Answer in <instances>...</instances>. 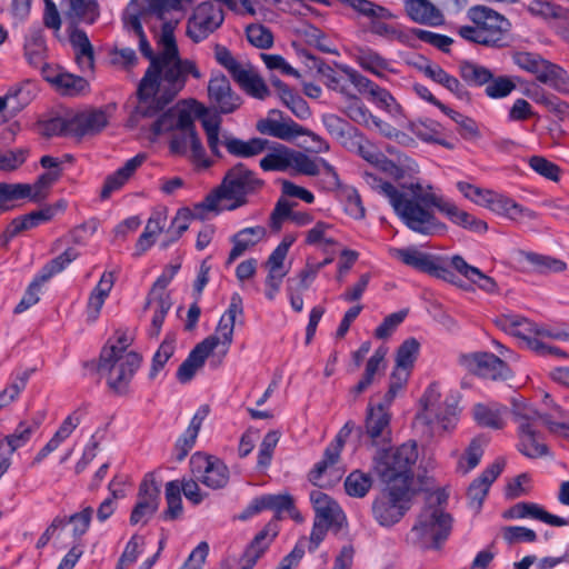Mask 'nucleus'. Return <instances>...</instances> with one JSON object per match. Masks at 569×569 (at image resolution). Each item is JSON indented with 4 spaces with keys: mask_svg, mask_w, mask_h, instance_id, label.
Returning a JSON list of instances; mask_svg holds the SVG:
<instances>
[{
    "mask_svg": "<svg viewBox=\"0 0 569 569\" xmlns=\"http://www.w3.org/2000/svg\"><path fill=\"white\" fill-rule=\"evenodd\" d=\"M440 124L433 120L419 121L412 124V132L420 140L429 143H438L447 149H453L455 144L441 137Z\"/></svg>",
    "mask_w": 569,
    "mask_h": 569,
    "instance_id": "nucleus-48",
    "label": "nucleus"
},
{
    "mask_svg": "<svg viewBox=\"0 0 569 569\" xmlns=\"http://www.w3.org/2000/svg\"><path fill=\"white\" fill-rule=\"evenodd\" d=\"M266 236V229L261 226L243 228L232 237L233 247L229 253L227 263H232L249 248L257 244Z\"/></svg>",
    "mask_w": 569,
    "mask_h": 569,
    "instance_id": "nucleus-39",
    "label": "nucleus"
},
{
    "mask_svg": "<svg viewBox=\"0 0 569 569\" xmlns=\"http://www.w3.org/2000/svg\"><path fill=\"white\" fill-rule=\"evenodd\" d=\"M511 60L519 69L535 76L540 83L549 86L560 94L569 96V73L561 66L529 51H516L511 54Z\"/></svg>",
    "mask_w": 569,
    "mask_h": 569,
    "instance_id": "nucleus-10",
    "label": "nucleus"
},
{
    "mask_svg": "<svg viewBox=\"0 0 569 569\" xmlns=\"http://www.w3.org/2000/svg\"><path fill=\"white\" fill-rule=\"evenodd\" d=\"M208 97L211 106L224 114L234 112L242 103L240 96L232 90L229 79L222 73L211 76Z\"/></svg>",
    "mask_w": 569,
    "mask_h": 569,
    "instance_id": "nucleus-17",
    "label": "nucleus"
},
{
    "mask_svg": "<svg viewBox=\"0 0 569 569\" xmlns=\"http://www.w3.org/2000/svg\"><path fill=\"white\" fill-rule=\"evenodd\" d=\"M69 41L73 49L74 61L80 71L91 73L94 67V52L87 33L81 29L74 28L69 33Z\"/></svg>",
    "mask_w": 569,
    "mask_h": 569,
    "instance_id": "nucleus-26",
    "label": "nucleus"
},
{
    "mask_svg": "<svg viewBox=\"0 0 569 569\" xmlns=\"http://www.w3.org/2000/svg\"><path fill=\"white\" fill-rule=\"evenodd\" d=\"M353 57L363 70L380 79H385L387 72H395L389 60L368 47L357 48Z\"/></svg>",
    "mask_w": 569,
    "mask_h": 569,
    "instance_id": "nucleus-36",
    "label": "nucleus"
},
{
    "mask_svg": "<svg viewBox=\"0 0 569 569\" xmlns=\"http://www.w3.org/2000/svg\"><path fill=\"white\" fill-rule=\"evenodd\" d=\"M48 80L51 81L63 96H78L86 92L89 88L87 79L71 73L60 72Z\"/></svg>",
    "mask_w": 569,
    "mask_h": 569,
    "instance_id": "nucleus-49",
    "label": "nucleus"
},
{
    "mask_svg": "<svg viewBox=\"0 0 569 569\" xmlns=\"http://www.w3.org/2000/svg\"><path fill=\"white\" fill-rule=\"evenodd\" d=\"M372 486V479L369 475L355 470L345 480L346 492L351 497H365Z\"/></svg>",
    "mask_w": 569,
    "mask_h": 569,
    "instance_id": "nucleus-62",
    "label": "nucleus"
},
{
    "mask_svg": "<svg viewBox=\"0 0 569 569\" xmlns=\"http://www.w3.org/2000/svg\"><path fill=\"white\" fill-rule=\"evenodd\" d=\"M189 465L193 478L208 488L220 489L229 482V468L216 456L198 451L191 456Z\"/></svg>",
    "mask_w": 569,
    "mask_h": 569,
    "instance_id": "nucleus-14",
    "label": "nucleus"
},
{
    "mask_svg": "<svg viewBox=\"0 0 569 569\" xmlns=\"http://www.w3.org/2000/svg\"><path fill=\"white\" fill-rule=\"evenodd\" d=\"M332 226L330 223L318 221L311 229L306 232V244L319 247L322 250H328L337 242L330 236Z\"/></svg>",
    "mask_w": 569,
    "mask_h": 569,
    "instance_id": "nucleus-59",
    "label": "nucleus"
},
{
    "mask_svg": "<svg viewBox=\"0 0 569 569\" xmlns=\"http://www.w3.org/2000/svg\"><path fill=\"white\" fill-rule=\"evenodd\" d=\"M141 360L140 355L134 351L121 352L117 349H102L98 371L106 376L107 385L111 390L122 395L128 390Z\"/></svg>",
    "mask_w": 569,
    "mask_h": 569,
    "instance_id": "nucleus-9",
    "label": "nucleus"
},
{
    "mask_svg": "<svg viewBox=\"0 0 569 569\" xmlns=\"http://www.w3.org/2000/svg\"><path fill=\"white\" fill-rule=\"evenodd\" d=\"M160 488L151 473L144 476L139 486L138 500L130 516V523H147L158 510Z\"/></svg>",
    "mask_w": 569,
    "mask_h": 569,
    "instance_id": "nucleus-16",
    "label": "nucleus"
},
{
    "mask_svg": "<svg viewBox=\"0 0 569 569\" xmlns=\"http://www.w3.org/2000/svg\"><path fill=\"white\" fill-rule=\"evenodd\" d=\"M292 499L293 498L288 493L262 495L260 497H256L251 500L239 518L241 520H247L263 510H272L274 511L277 519H279L280 513L283 511H291Z\"/></svg>",
    "mask_w": 569,
    "mask_h": 569,
    "instance_id": "nucleus-22",
    "label": "nucleus"
},
{
    "mask_svg": "<svg viewBox=\"0 0 569 569\" xmlns=\"http://www.w3.org/2000/svg\"><path fill=\"white\" fill-rule=\"evenodd\" d=\"M482 455L483 449L480 441L473 439L458 460L457 470L463 475L468 473L479 465Z\"/></svg>",
    "mask_w": 569,
    "mask_h": 569,
    "instance_id": "nucleus-64",
    "label": "nucleus"
},
{
    "mask_svg": "<svg viewBox=\"0 0 569 569\" xmlns=\"http://www.w3.org/2000/svg\"><path fill=\"white\" fill-rule=\"evenodd\" d=\"M365 183L378 194L385 197L405 226L413 232L432 236L446 229L435 214L437 194L431 184L412 182L398 189L378 174L365 171Z\"/></svg>",
    "mask_w": 569,
    "mask_h": 569,
    "instance_id": "nucleus-2",
    "label": "nucleus"
},
{
    "mask_svg": "<svg viewBox=\"0 0 569 569\" xmlns=\"http://www.w3.org/2000/svg\"><path fill=\"white\" fill-rule=\"evenodd\" d=\"M387 355V349L383 347L378 348L373 355L368 359L365 368V372L359 382L350 389V395L353 398H357L362 392H365L375 381L376 376L379 375L381 369H383L385 357Z\"/></svg>",
    "mask_w": 569,
    "mask_h": 569,
    "instance_id": "nucleus-40",
    "label": "nucleus"
},
{
    "mask_svg": "<svg viewBox=\"0 0 569 569\" xmlns=\"http://www.w3.org/2000/svg\"><path fill=\"white\" fill-rule=\"evenodd\" d=\"M389 253L392 258L401 261L420 272L427 273L435 257L417 249L416 247L390 248Z\"/></svg>",
    "mask_w": 569,
    "mask_h": 569,
    "instance_id": "nucleus-41",
    "label": "nucleus"
},
{
    "mask_svg": "<svg viewBox=\"0 0 569 569\" xmlns=\"http://www.w3.org/2000/svg\"><path fill=\"white\" fill-rule=\"evenodd\" d=\"M472 26L459 28V36L470 42L490 48L507 44L511 22L501 13L487 6H475L468 10Z\"/></svg>",
    "mask_w": 569,
    "mask_h": 569,
    "instance_id": "nucleus-5",
    "label": "nucleus"
},
{
    "mask_svg": "<svg viewBox=\"0 0 569 569\" xmlns=\"http://www.w3.org/2000/svg\"><path fill=\"white\" fill-rule=\"evenodd\" d=\"M263 187L264 181L244 163L239 162L226 172L220 186L197 204L196 209L218 212L221 210L220 201L226 200L229 203L224 209L232 211L246 206L248 198L258 193Z\"/></svg>",
    "mask_w": 569,
    "mask_h": 569,
    "instance_id": "nucleus-3",
    "label": "nucleus"
},
{
    "mask_svg": "<svg viewBox=\"0 0 569 569\" xmlns=\"http://www.w3.org/2000/svg\"><path fill=\"white\" fill-rule=\"evenodd\" d=\"M345 98V104L341 111L353 122L365 127H375L381 129L386 124L381 119L373 116L370 110L365 106L360 98L348 91Z\"/></svg>",
    "mask_w": 569,
    "mask_h": 569,
    "instance_id": "nucleus-29",
    "label": "nucleus"
},
{
    "mask_svg": "<svg viewBox=\"0 0 569 569\" xmlns=\"http://www.w3.org/2000/svg\"><path fill=\"white\" fill-rule=\"evenodd\" d=\"M410 488L398 485L387 486L372 501V516L380 526L391 527L399 522L410 509Z\"/></svg>",
    "mask_w": 569,
    "mask_h": 569,
    "instance_id": "nucleus-12",
    "label": "nucleus"
},
{
    "mask_svg": "<svg viewBox=\"0 0 569 569\" xmlns=\"http://www.w3.org/2000/svg\"><path fill=\"white\" fill-rule=\"evenodd\" d=\"M234 325V322L228 320L226 321V319L221 317L214 335L206 338L200 342V345H204V349H207L210 353L219 345H222L224 347L223 355L227 353L229 346L232 343Z\"/></svg>",
    "mask_w": 569,
    "mask_h": 569,
    "instance_id": "nucleus-51",
    "label": "nucleus"
},
{
    "mask_svg": "<svg viewBox=\"0 0 569 569\" xmlns=\"http://www.w3.org/2000/svg\"><path fill=\"white\" fill-rule=\"evenodd\" d=\"M107 124V113L97 109L80 112L69 121L70 131L80 137L96 134Z\"/></svg>",
    "mask_w": 569,
    "mask_h": 569,
    "instance_id": "nucleus-28",
    "label": "nucleus"
},
{
    "mask_svg": "<svg viewBox=\"0 0 569 569\" xmlns=\"http://www.w3.org/2000/svg\"><path fill=\"white\" fill-rule=\"evenodd\" d=\"M503 517L507 519L531 518L553 527H562L569 523L566 518L546 511L540 505L526 501L513 505L505 512Z\"/></svg>",
    "mask_w": 569,
    "mask_h": 569,
    "instance_id": "nucleus-23",
    "label": "nucleus"
},
{
    "mask_svg": "<svg viewBox=\"0 0 569 569\" xmlns=\"http://www.w3.org/2000/svg\"><path fill=\"white\" fill-rule=\"evenodd\" d=\"M52 217L53 209L47 208L39 211H32L24 216L17 217L11 221V224L19 234L22 231L32 229L42 222L49 221Z\"/></svg>",
    "mask_w": 569,
    "mask_h": 569,
    "instance_id": "nucleus-63",
    "label": "nucleus"
},
{
    "mask_svg": "<svg viewBox=\"0 0 569 569\" xmlns=\"http://www.w3.org/2000/svg\"><path fill=\"white\" fill-rule=\"evenodd\" d=\"M335 140L341 144L342 148L357 153L362 159L372 146V142L369 141L358 128L351 124L336 137Z\"/></svg>",
    "mask_w": 569,
    "mask_h": 569,
    "instance_id": "nucleus-42",
    "label": "nucleus"
},
{
    "mask_svg": "<svg viewBox=\"0 0 569 569\" xmlns=\"http://www.w3.org/2000/svg\"><path fill=\"white\" fill-rule=\"evenodd\" d=\"M204 347V345L198 343L178 368L177 379L181 383L189 382L194 377L197 370L204 365L206 359L210 355Z\"/></svg>",
    "mask_w": 569,
    "mask_h": 569,
    "instance_id": "nucleus-43",
    "label": "nucleus"
},
{
    "mask_svg": "<svg viewBox=\"0 0 569 569\" xmlns=\"http://www.w3.org/2000/svg\"><path fill=\"white\" fill-rule=\"evenodd\" d=\"M405 10L416 23L438 27L445 22L441 10L429 0H406Z\"/></svg>",
    "mask_w": 569,
    "mask_h": 569,
    "instance_id": "nucleus-27",
    "label": "nucleus"
},
{
    "mask_svg": "<svg viewBox=\"0 0 569 569\" xmlns=\"http://www.w3.org/2000/svg\"><path fill=\"white\" fill-rule=\"evenodd\" d=\"M224 21V13L220 6L203 1L192 11L187 21V36L196 43L206 40L217 31Z\"/></svg>",
    "mask_w": 569,
    "mask_h": 569,
    "instance_id": "nucleus-13",
    "label": "nucleus"
},
{
    "mask_svg": "<svg viewBox=\"0 0 569 569\" xmlns=\"http://www.w3.org/2000/svg\"><path fill=\"white\" fill-rule=\"evenodd\" d=\"M418 459L415 441L399 447L382 449L373 457V472L386 486L398 485L410 488L413 480V466Z\"/></svg>",
    "mask_w": 569,
    "mask_h": 569,
    "instance_id": "nucleus-6",
    "label": "nucleus"
},
{
    "mask_svg": "<svg viewBox=\"0 0 569 569\" xmlns=\"http://www.w3.org/2000/svg\"><path fill=\"white\" fill-rule=\"evenodd\" d=\"M149 19L151 18L150 14H147V8L140 9L138 1L132 0L123 13L122 21L128 31L138 36L143 32L141 22L148 21Z\"/></svg>",
    "mask_w": 569,
    "mask_h": 569,
    "instance_id": "nucleus-60",
    "label": "nucleus"
},
{
    "mask_svg": "<svg viewBox=\"0 0 569 569\" xmlns=\"http://www.w3.org/2000/svg\"><path fill=\"white\" fill-rule=\"evenodd\" d=\"M192 124L191 112L183 108H170L163 112L151 126L153 136L158 137L164 132L178 128H187Z\"/></svg>",
    "mask_w": 569,
    "mask_h": 569,
    "instance_id": "nucleus-35",
    "label": "nucleus"
},
{
    "mask_svg": "<svg viewBox=\"0 0 569 569\" xmlns=\"http://www.w3.org/2000/svg\"><path fill=\"white\" fill-rule=\"evenodd\" d=\"M340 455L337 451L336 446H327L323 452V457L318 461L309 472V480L318 487L327 486L322 483V478L329 468H332L339 460Z\"/></svg>",
    "mask_w": 569,
    "mask_h": 569,
    "instance_id": "nucleus-57",
    "label": "nucleus"
},
{
    "mask_svg": "<svg viewBox=\"0 0 569 569\" xmlns=\"http://www.w3.org/2000/svg\"><path fill=\"white\" fill-rule=\"evenodd\" d=\"M463 359L470 370L485 379H505L509 373L506 362L490 352H476Z\"/></svg>",
    "mask_w": 569,
    "mask_h": 569,
    "instance_id": "nucleus-19",
    "label": "nucleus"
},
{
    "mask_svg": "<svg viewBox=\"0 0 569 569\" xmlns=\"http://www.w3.org/2000/svg\"><path fill=\"white\" fill-rule=\"evenodd\" d=\"M210 408L208 405L200 406L193 415L186 431L178 438L174 452L178 461H182L196 443V439L201 429L202 422L209 416Z\"/></svg>",
    "mask_w": 569,
    "mask_h": 569,
    "instance_id": "nucleus-25",
    "label": "nucleus"
},
{
    "mask_svg": "<svg viewBox=\"0 0 569 569\" xmlns=\"http://www.w3.org/2000/svg\"><path fill=\"white\" fill-rule=\"evenodd\" d=\"M257 130L270 137H274L281 140L289 141L293 138L299 137L302 133V126L295 122L292 119L286 121H278L274 119H262L257 123Z\"/></svg>",
    "mask_w": 569,
    "mask_h": 569,
    "instance_id": "nucleus-38",
    "label": "nucleus"
},
{
    "mask_svg": "<svg viewBox=\"0 0 569 569\" xmlns=\"http://www.w3.org/2000/svg\"><path fill=\"white\" fill-rule=\"evenodd\" d=\"M277 535V521H270L266 525V527L254 536L250 545L246 548L240 559L241 569H252L270 547Z\"/></svg>",
    "mask_w": 569,
    "mask_h": 569,
    "instance_id": "nucleus-21",
    "label": "nucleus"
},
{
    "mask_svg": "<svg viewBox=\"0 0 569 569\" xmlns=\"http://www.w3.org/2000/svg\"><path fill=\"white\" fill-rule=\"evenodd\" d=\"M490 210L499 216H503L515 221L533 220L536 218L535 211L521 206L513 199L499 192H497L496 197L493 198Z\"/></svg>",
    "mask_w": 569,
    "mask_h": 569,
    "instance_id": "nucleus-37",
    "label": "nucleus"
},
{
    "mask_svg": "<svg viewBox=\"0 0 569 569\" xmlns=\"http://www.w3.org/2000/svg\"><path fill=\"white\" fill-rule=\"evenodd\" d=\"M296 239L297 237L295 234H284L280 243L271 252L267 261L270 273L287 276L288 270L284 268V260Z\"/></svg>",
    "mask_w": 569,
    "mask_h": 569,
    "instance_id": "nucleus-53",
    "label": "nucleus"
},
{
    "mask_svg": "<svg viewBox=\"0 0 569 569\" xmlns=\"http://www.w3.org/2000/svg\"><path fill=\"white\" fill-rule=\"evenodd\" d=\"M527 11L543 20H569V9L546 0H531L527 6Z\"/></svg>",
    "mask_w": 569,
    "mask_h": 569,
    "instance_id": "nucleus-52",
    "label": "nucleus"
},
{
    "mask_svg": "<svg viewBox=\"0 0 569 569\" xmlns=\"http://www.w3.org/2000/svg\"><path fill=\"white\" fill-rule=\"evenodd\" d=\"M267 152L260 159L259 166L266 171L286 172L291 174L318 176L321 168L328 174L332 183H339V176L335 167L323 158H310L308 154L291 149L282 143L269 141Z\"/></svg>",
    "mask_w": 569,
    "mask_h": 569,
    "instance_id": "nucleus-4",
    "label": "nucleus"
},
{
    "mask_svg": "<svg viewBox=\"0 0 569 569\" xmlns=\"http://www.w3.org/2000/svg\"><path fill=\"white\" fill-rule=\"evenodd\" d=\"M450 266L466 279L477 284L478 288L483 290L485 292H497V282L491 277L485 274L477 267L469 264L461 256H452L450 258Z\"/></svg>",
    "mask_w": 569,
    "mask_h": 569,
    "instance_id": "nucleus-32",
    "label": "nucleus"
},
{
    "mask_svg": "<svg viewBox=\"0 0 569 569\" xmlns=\"http://www.w3.org/2000/svg\"><path fill=\"white\" fill-rule=\"evenodd\" d=\"M178 130L179 132L174 133L170 141V151L183 156L190 149V159L198 168L208 169L211 167L212 161L206 154L202 142L194 130V124L178 128Z\"/></svg>",
    "mask_w": 569,
    "mask_h": 569,
    "instance_id": "nucleus-15",
    "label": "nucleus"
},
{
    "mask_svg": "<svg viewBox=\"0 0 569 569\" xmlns=\"http://www.w3.org/2000/svg\"><path fill=\"white\" fill-rule=\"evenodd\" d=\"M501 327L506 332L523 340L526 343L533 336L560 338V335H553L549 330L541 328L529 319L518 315H509L503 317L501 319Z\"/></svg>",
    "mask_w": 569,
    "mask_h": 569,
    "instance_id": "nucleus-24",
    "label": "nucleus"
},
{
    "mask_svg": "<svg viewBox=\"0 0 569 569\" xmlns=\"http://www.w3.org/2000/svg\"><path fill=\"white\" fill-rule=\"evenodd\" d=\"M459 74L470 87H482L492 79V71L479 63L463 60L459 63Z\"/></svg>",
    "mask_w": 569,
    "mask_h": 569,
    "instance_id": "nucleus-44",
    "label": "nucleus"
},
{
    "mask_svg": "<svg viewBox=\"0 0 569 569\" xmlns=\"http://www.w3.org/2000/svg\"><path fill=\"white\" fill-rule=\"evenodd\" d=\"M164 498L167 502V509L162 512L161 518L166 521L178 519L183 511L179 480H172L166 483Z\"/></svg>",
    "mask_w": 569,
    "mask_h": 569,
    "instance_id": "nucleus-47",
    "label": "nucleus"
},
{
    "mask_svg": "<svg viewBox=\"0 0 569 569\" xmlns=\"http://www.w3.org/2000/svg\"><path fill=\"white\" fill-rule=\"evenodd\" d=\"M36 431L23 420L20 421L14 431L3 438L0 443L4 448V455L11 459L12 453L26 446Z\"/></svg>",
    "mask_w": 569,
    "mask_h": 569,
    "instance_id": "nucleus-55",
    "label": "nucleus"
},
{
    "mask_svg": "<svg viewBox=\"0 0 569 569\" xmlns=\"http://www.w3.org/2000/svg\"><path fill=\"white\" fill-rule=\"evenodd\" d=\"M222 144L227 151L237 158H252L263 153L269 144V140L263 138H251L242 140L232 136H223Z\"/></svg>",
    "mask_w": 569,
    "mask_h": 569,
    "instance_id": "nucleus-34",
    "label": "nucleus"
},
{
    "mask_svg": "<svg viewBox=\"0 0 569 569\" xmlns=\"http://www.w3.org/2000/svg\"><path fill=\"white\" fill-rule=\"evenodd\" d=\"M507 407L498 402L477 403L472 407L475 421L483 428L502 429L506 426Z\"/></svg>",
    "mask_w": 569,
    "mask_h": 569,
    "instance_id": "nucleus-30",
    "label": "nucleus"
},
{
    "mask_svg": "<svg viewBox=\"0 0 569 569\" xmlns=\"http://www.w3.org/2000/svg\"><path fill=\"white\" fill-rule=\"evenodd\" d=\"M410 36L409 46L415 47V41L419 40L446 53L450 51V46L453 43V40L448 36L420 28H410Z\"/></svg>",
    "mask_w": 569,
    "mask_h": 569,
    "instance_id": "nucleus-56",
    "label": "nucleus"
},
{
    "mask_svg": "<svg viewBox=\"0 0 569 569\" xmlns=\"http://www.w3.org/2000/svg\"><path fill=\"white\" fill-rule=\"evenodd\" d=\"M214 58L247 94L260 100L270 96L264 80L249 62L238 61L229 49L220 44L214 47Z\"/></svg>",
    "mask_w": 569,
    "mask_h": 569,
    "instance_id": "nucleus-11",
    "label": "nucleus"
},
{
    "mask_svg": "<svg viewBox=\"0 0 569 569\" xmlns=\"http://www.w3.org/2000/svg\"><path fill=\"white\" fill-rule=\"evenodd\" d=\"M173 30L171 21L163 23L157 54H153L144 33L138 34L140 51L150 60L138 87L141 101L138 109L144 117H152L163 109L184 88L189 76L196 79L201 77L193 61L180 58Z\"/></svg>",
    "mask_w": 569,
    "mask_h": 569,
    "instance_id": "nucleus-1",
    "label": "nucleus"
},
{
    "mask_svg": "<svg viewBox=\"0 0 569 569\" xmlns=\"http://www.w3.org/2000/svg\"><path fill=\"white\" fill-rule=\"evenodd\" d=\"M196 0H149L147 6V14H150L151 19L161 21V27L164 22L171 21L176 27L177 21L168 19V16L173 11H181L183 9V2L192 3Z\"/></svg>",
    "mask_w": 569,
    "mask_h": 569,
    "instance_id": "nucleus-46",
    "label": "nucleus"
},
{
    "mask_svg": "<svg viewBox=\"0 0 569 569\" xmlns=\"http://www.w3.org/2000/svg\"><path fill=\"white\" fill-rule=\"evenodd\" d=\"M512 418L517 423L518 449L528 458H540L548 455V447L543 442L540 427L548 428V417L541 416L526 399L512 400Z\"/></svg>",
    "mask_w": 569,
    "mask_h": 569,
    "instance_id": "nucleus-8",
    "label": "nucleus"
},
{
    "mask_svg": "<svg viewBox=\"0 0 569 569\" xmlns=\"http://www.w3.org/2000/svg\"><path fill=\"white\" fill-rule=\"evenodd\" d=\"M31 192L28 183H6L0 182V214L10 210L12 202L26 199Z\"/></svg>",
    "mask_w": 569,
    "mask_h": 569,
    "instance_id": "nucleus-54",
    "label": "nucleus"
},
{
    "mask_svg": "<svg viewBox=\"0 0 569 569\" xmlns=\"http://www.w3.org/2000/svg\"><path fill=\"white\" fill-rule=\"evenodd\" d=\"M451 528L452 518L441 506V496L431 495L411 529L412 541L425 549H439Z\"/></svg>",
    "mask_w": 569,
    "mask_h": 569,
    "instance_id": "nucleus-7",
    "label": "nucleus"
},
{
    "mask_svg": "<svg viewBox=\"0 0 569 569\" xmlns=\"http://www.w3.org/2000/svg\"><path fill=\"white\" fill-rule=\"evenodd\" d=\"M78 256L79 253L74 248L66 249L61 254L51 259L42 267L38 273L40 279L48 281L51 277L64 270Z\"/></svg>",
    "mask_w": 569,
    "mask_h": 569,
    "instance_id": "nucleus-58",
    "label": "nucleus"
},
{
    "mask_svg": "<svg viewBox=\"0 0 569 569\" xmlns=\"http://www.w3.org/2000/svg\"><path fill=\"white\" fill-rule=\"evenodd\" d=\"M310 501L315 509V520H320L329 523H339L345 518L343 511L340 506L327 493L320 490H312L310 492Z\"/></svg>",
    "mask_w": 569,
    "mask_h": 569,
    "instance_id": "nucleus-31",
    "label": "nucleus"
},
{
    "mask_svg": "<svg viewBox=\"0 0 569 569\" xmlns=\"http://www.w3.org/2000/svg\"><path fill=\"white\" fill-rule=\"evenodd\" d=\"M391 415L385 405H368L365 429L367 437L373 446L386 445L391 441Z\"/></svg>",
    "mask_w": 569,
    "mask_h": 569,
    "instance_id": "nucleus-18",
    "label": "nucleus"
},
{
    "mask_svg": "<svg viewBox=\"0 0 569 569\" xmlns=\"http://www.w3.org/2000/svg\"><path fill=\"white\" fill-rule=\"evenodd\" d=\"M420 345L415 338L405 340L397 350L396 355V367L392 373H399L402 376L403 372L409 375V371L413 367V363L418 357Z\"/></svg>",
    "mask_w": 569,
    "mask_h": 569,
    "instance_id": "nucleus-45",
    "label": "nucleus"
},
{
    "mask_svg": "<svg viewBox=\"0 0 569 569\" xmlns=\"http://www.w3.org/2000/svg\"><path fill=\"white\" fill-rule=\"evenodd\" d=\"M525 260L531 264L533 271L542 274L562 272L567 269L565 261L551 256L536 252H523Z\"/></svg>",
    "mask_w": 569,
    "mask_h": 569,
    "instance_id": "nucleus-50",
    "label": "nucleus"
},
{
    "mask_svg": "<svg viewBox=\"0 0 569 569\" xmlns=\"http://www.w3.org/2000/svg\"><path fill=\"white\" fill-rule=\"evenodd\" d=\"M505 462L502 460H496L489 467H487L482 473L476 478L468 488L469 505L476 511H479L482 503L489 492V489L493 481L503 470Z\"/></svg>",
    "mask_w": 569,
    "mask_h": 569,
    "instance_id": "nucleus-20",
    "label": "nucleus"
},
{
    "mask_svg": "<svg viewBox=\"0 0 569 569\" xmlns=\"http://www.w3.org/2000/svg\"><path fill=\"white\" fill-rule=\"evenodd\" d=\"M385 19L375 18L369 24V31L373 34L383 37L388 40H398L403 44L410 43V29L406 31L398 30L396 27L388 24Z\"/></svg>",
    "mask_w": 569,
    "mask_h": 569,
    "instance_id": "nucleus-61",
    "label": "nucleus"
},
{
    "mask_svg": "<svg viewBox=\"0 0 569 569\" xmlns=\"http://www.w3.org/2000/svg\"><path fill=\"white\" fill-rule=\"evenodd\" d=\"M146 154L139 153L127 160L116 172L108 176L101 190V198L107 199L113 191L119 190L146 161Z\"/></svg>",
    "mask_w": 569,
    "mask_h": 569,
    "instance_id": "nucleus-33",
    "label": "nucleus"
}]
</instances>
